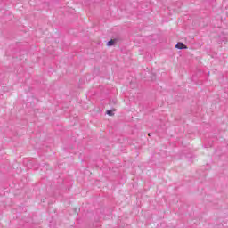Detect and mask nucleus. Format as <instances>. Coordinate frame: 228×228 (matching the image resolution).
<instances>
[{"instance_id": "3", "label": "nucleus", "mask_w": 228, "mask_h": 228, "mask_svg": "<svg viewBox=\"0 0 228 228\" xmlns=\"http://www.w3.org/2000/svg\"><path fill=\"white\" fill-rule=\"evenodd\" d=\"M107 115H109L110 117H113V111L111 110H108Z\"/></svg>"}, {"instance_id": "2", "label": "nucleus", "mask_w": 228, "mask_h": 228, "mask_svg": "<svg viewBox=\"0 0 228 228\" xmlns=\"http://www.w3.org/2000/svg\"><path fill=\"white\" fill-rule=\"evenodd\" d=\"M113 44H115V40H110V41H109L108 43H107V45L109 46V47H111V45H113Z\"/></svg>"}, {"instance_id": "1", "label": "nucleus", "mask_w": 228, "mask_h": 228, "mask_svg": "<svg viewBox=\"0 0 228 228\" xmlns=\"http://www.w3.org/2000/svg\"><path fill=\"white\" fill-rule=\"evenodd\" d=\"M175 48L176 49H188V47L186 46V45H184L183 43H177L175 45Z\"/></svg>"}]
</instances>
